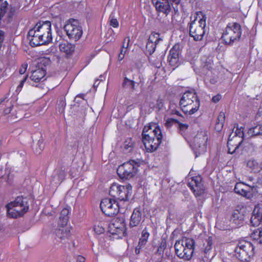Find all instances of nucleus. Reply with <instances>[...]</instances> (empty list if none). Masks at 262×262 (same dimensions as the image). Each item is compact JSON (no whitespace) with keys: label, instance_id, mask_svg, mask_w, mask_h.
<instances>
[{"label":"nucleus","instance_id":"37","mask_svg":"<svg viewBox=\"0 0 262 262\" xmlns=\"http://www.w3.org/2000/svg\"><path fill=\"white\" fill-rule=\"evenodd\" d=\"M150 235L149 233L148 232L147 228H145L141 232V236L139 239V242L146 244L149 236Z\"/></svg>","mask_w":262,"mask_h":262},{"label":"nucleus","instance_id":"5","mask_svg":"<svg viewBox=\"0 0 262 262\" xmlns=\"http://www.w3.org/2000/svg\"><path fill=\"white\" fill-rule=\"evenodd\" d=\"M242 33V27L236 22L229 23L223 30L221 39L224 45L232 46L241 39Z\"/></svg>","mask_w":262,"mask_h":262},{"label":"nucleus","instance_id":"50","mask_svg":"<svg viewBox=\"0 0 262 262\" xmlns=\"http://www.w3.org/2000/svg\"><path fill=\"white\" fill-rule=\"evenodd\" d=\"M28 78V75H26L23 80H21L20 82V83L18 85L17 88H16V92H20L22 89V88L24 86V83L26 82Z\"/></svg>","mask_w":262,"mask_h":262},{"label":"nucleus","instance_id":"6","mask_svg":"<svg viewBox=\"0 0 262 262\" xmlns=\"http://www.w3.org/2000/svg\"><path fill=\"white\" fill-rule=\"evenodd\" d=\"M235 256L242 261H249L255 254V247L249 241L239 240L234 250Z\"/></svg>","mask_w":262,"mask_h":262},{"label":"nucleus","instance_id":"40","mask_svg":"<svg viewBox=\"0 0 262 262\" xmlns=\"http://www.w3.org/2000/svg\"><path fill=\"white\" fill-rule=\"evenodd\" d=\"M236 129H235V132L233 133H232L231 134H232V136H237V137H239V138H244V127H238V124H236ZM235 127V125L234 126V127Z\"/></svg>","mask_w":262,"mask_h":262},{"label":"nucleus","instance_id":"43","mask_svg":"<svg viewBox=\"0 0 262 262\" xmlns=\"http://www.w3.org/2000/svg\"><path fill=\"white\" fill-rule=\"evenodd\" d=\"M57 176L58 178L59 181L62 182L66 178V173L64 169L61 168L57 170L56 172Z\"/></svg>","mask_w":262,"mask_h":262},{"label":"nucleus","instance_id":"34","mask_svg":"<svg viewBox=\"0 0 262 262\" xmlns=\"http://www.w3.org/2000/svg\"><path fill=\"white\" fill-rule=\"evenodd\" d=\"M135 84L136 82L135 81L133 80H130L127 77H125L123 79L122 86L124 88L134 91L135 89Z\"/></svg>","mask_w":262,"mask_h":262},{"label":"nucleus","instance_id":"20","mask_svg":"<svg viewBox=\"0 0 262 262\" xmlns=\"http://www.w3.org/2000/svg\"><path fill=\"white\" fill-rule=\"evenodd\" d=\"M158 14L163 13L167 16L171 12L170 5L168 0H160L152 2Z\"/></svg>","mask_w":262,"mask_h":262},{"label":"nucleus","instance_id":"13","mask_svg":"<svg viewBox=\"0 0 262 262\" xmlns=\"http://www.w3.org/2000/svg\"><path fill=\"white\" fill-rule=\"evenodd\" d=\"M39 34L40 36L42 37L49 43L52 40L51 23L47 20L45 21H39L32 28Z\"/></svg>","mask_w":262,"mask_h":262},{"label":"nucleus","instance_id":"25","mask_svg":"<svg viewBox=\"0 0 262 262\" xmlns=\"http://www.w3.org/2000/svg\"><path fill=\"white\" fill-rule=\"evenodd\" d=\"M245 215L239 210H234L230 217V221L237 226H241L244 221Z\"/></svg>","mask_w":262,"mask_h":262},{"label":"nucleus","instance_id":"51","mask_svg":"<svg viewBox=\"0 0 262 262\" xmlns=\"http://www.w3.org/2000/svg\"><path fill=\"white\" fill-rule=\"evenodd\" d=\"M127 49H121L120 52L118 55V60L121 61L124 58L125 54H126Z\"/></svg>","mask_w":262,"mask_h":262},{"label":"nucleus","instance_id":"1","mask_svg":"<svg viewBox=\"0 0 262 262\" xmlns=\"http://www.w3.org/2000/svg\"><path fill=\"white\" fill-rule=\"evenodd\" d=\"M163 135L158 125L144 126L142 133V140L147 152H153L157 150L162 143Z\"/></svg>","mask_w":262,"mask_h":262},{"label":"nucleus","instance_id":"53","mask_svg":"<svg viewBox=\"0 0 262 262\" xmlns=\"http://www.w3.org/2000/svg\"><path fill=\"white\" fill-rule=\"evenodd\" d=\"M222 99V96L220 94H217L215 96H214L212 98V101L215 103H217L219 101H220V100Z\"/></svg>","mask_w":262,"mask_h":262},{"label":"nucleus","instance_id":"21","mask_svg":"<svg viewBox=\"0 0 262 262\" xmlns=\"http://www.w3.org/2000/svg\"><path fill=\"white\" fill-rule=\"evenodd\" d=\"M243 141L244 138H239V137L232 136V134H231L229 136L227 142L228 153L233 154L235 152Z\"/></svg>","mask_w":262,"mask_h":262},{"label":"nucleus","instance_id":"48","mask_svg":"<svg viewBox=\"0 0 262 262\" xmlns=\"http://www.w3.org/2000/svg\"><path fill=\"white\" fill-rule=\"evenodd\" d=\"M146 245V244L138 242V244L135 248V253L139 254L140 253L141 250H142Z\"/></svg>","mask_w":262,"mask_h":262},{"label":"nucleus","instance_id":"15","mask_svg":"<svg viewBox=\"0 0 262 262\" xmlns=\"http://www.w3.org/2000/svg\"><path fill=\"white\" fill-rule=\"evenodd\" d=\"M208 138L207 135L198 134L194 139V148L196 156L204 153L207 149Z\"/></svg>","mask_w":262,"mask_h":262},{"label":"nucleus","instance_id":"49","mask_svg":"<svg viewBox=\"0 0 262 262\" xmlns=\"http://www.w3.org/2000/svg\"><path fill=\"white\" fill-rule=\"evenodd\" d=\"M130 41V38L129 37H126L124 38L121 49H127Z\"/></svg>","mask_w":262,"mask_h":262},{"label":"nucleus","instance_id":"33","mask_svg":"<svg viewBox=\"0 0 262 262\" xmlns=\"http://www.w3.org/2000/svg\"><path fill=\"white\" fill-rule=\"evenodd\" d=\"M189 125L187 123H183L179 121L177 129L179 134L183 137L186 138L188 136Z\"/></svg>","mask_w":262,"mask_h":262},{"label":"nucleus","instance_id":"17","mask_svg":"<svg viewBox=\"0 0 262 262\" xmlns=\"http://www.w3.org/2000/svg\"><path fill=\"white\" fill-rule=\"evenodd\" d=\"M40 35L39 34L37 33V32L32 28L29 31L27 38L29 40L31 46L34 47L48 43L45 39L40 36Z\"/></svg>","mask_w":262,"mask_h":262},{"label":"nucleus","instance_id":"39","mask_svg":"<svg viewBox=\"0 0 262 262\" xmlns=\"http://www.w3.org/2000/svg\"><path fill=\"white\" fill-rule=\"evenodd\" d=\"M167 247V244L165 240H162L160 243L159 246L158 247L156 254L161 256L163 255L164 250Z\"/></svg>","mask_w":262,"mask_h":262},{"label":"nucleus","instance_id":"4","mask_svg":"<svg viewBox=\"0 0 262 262\" xmlns=\"http://www.w3.org/2000/svg\"><path fill=\"white\" fill-rule=\"evenodd\" d=\"M195 246V242L193 238L183 237L176 242L174 245L176 254L180 259L190 260L193 256Z\"/></svg>","mask_w":262,"mask_h":262},{"label":"nucleus","instance_id":"38","mask_svg":"<svg viewBox=\"0 0 262 262\" xmlns=\"http://www.w3.org/2000/svg\"><path fill=\"white\" fill-rule=\"evenodd\" d=\"M156 102V104L154 103H150L149 105V107L152 108H157L159 110H160L164 106V100L160 97H159Z\"/></svg>","mask_w":262,"mask_h":262},{"label":"nucleus","instance_id":"52","mask_svg":"<svg viewBox=\"0 0 262 262\" xmlns=\"http://www.w3.org/2000/svg\"><path fill=\"white\" fill-rule=\"evenodd\" d=\"M28 68V64L27 63H24L21 64L19 70V73L20 74H24Z\"/></svg>","mask_w":262,"mask_h":262},{"label":"nucleus","instance_id":"23","mask_svg":"<svg viewBox=\"0 0 262 262\" xmlns=\"http://www.w3.org/2000/svg\"><path fill=\"white\" fill-rule=\"evenodd\" d=\"M142 212L140 207H137L133 210L130 216L129 221V226L134 227L138 226L141 221Z\"/></svg>","mask_w":262,"mask_h":262},{"label":"nucleus","instance_id":"55","mask_svg":"<svg viewBox=\"0 0 262 262\" xmlns=\"http://www.w3.org/2000/svg\"><path fill=\"white\" fill-rule=\"evenodd\" d=\"M85 258L82 255H78L77 257L76 262H85Z\"/></svg>","mask_w":262,"mask_h":262},{"label":"nucleus","instance_id":"46","mask_svg":"<svg viewBox=\"0 0 262 262\" xmlns=\"http://www.w3.org/2000/svg\"><path fill=\"white\" fill-rule=\"evenodd\" d=\"M168 1H170L171 3V5H176L175 6H173V10L175 12V13H177L179 11V8L178 7V5L180 4V0H168Z\"/></svg>","mask_w":262,"mask_h":262},{"label":"nucleus","instance_id":"45","mask_svg":"<svg viewBox=\"0 0 262 262\" xmlns=\"http://www.w3.org/2000/svg\"><path fill=\"white\" fill-rule=\"evenodd\" d=\"M134 143L132 138H127L124 142V148L126 149H128L129 147L133 148L134 147Z\"/></svg>","mask_w":262,"mask_h":262},{"label":"nucleus","instance_id":"30","mask_svg":"<svg viewBox=\"0 0 262 262\" xmlns=\"http://www.w3.org/2000/svg\"><path fill=\"white\" fill-rule=\"evenodd\" d=\"M0 106L3 109V113L5 115L10 113L13 108V104L6 98L0 99Z\"/></svg>","mask_w":262,"mask_h":262},{"label":"nucleus","instance_id":"47","mask_svg":"<svg viewBox=\"0 0 262 262\" xmlns=\"http://www.w3.org/2000/svg\"><path fill=\"white\" fill-rule=\"evenodd\" d=\"M225 120V115L224 113L220 112L217 117L216 122L224 123Z\"/></svg>","mask_w":262,"mask_h":262},{"label":"nucleus","instance_id":"57","mask_svg":"<svg viewBox=\"0 0 262 262\" xmlns=\"http://www.w3.org/2000/svg\"><path fill=\"white\" fill-rule=\"evenodd\" d=\"M210 82L212 84H215L217 82V80L215 78H211L210 80Z\"/></svg>","mask_w":262,"mask_h":262},{"label":"nucleus","instance_id":"32","mask_svg":"<svg viewBox=\"0 0 262 262\" xmlns=\"http://www.w3.org/2000/svg\"><path fill=\"white\" fill-rule=\"evenodd\" d=\"M248 138L252 137L262 134V125H257L253 127L250 128L247 133Z\"/></svg>","mask_w":262,"mask_h":262},{"label":"nucleus","instance_id":"12","mask_svg":"<svg viewBox=\"0 0 262 262\" xmlns=\"http://www.w3.org/2000/svg\"><path fill=\"white\" fill-rule=\"evenodd\" d=\"M7 1L3 2L0 5V25L2 23H11L16 13L15 7L10 6Z\"/></svg>","mask_w":262,"mask_h":262},{"label":"nucleus","instance_id":"19","mask_svg":"<svg viewBox=\"0 0 262 262\" xmlns=\"http://www.w3.org/2000/svg\"><path fill=\"white\" fill-rule=\"evenodd\" d=\"M8 216L10 218L17 219L23 216L29 210V206H27V208L24 210L21 209L23 207L19 206H6Z\"/></svg>","mask_w":262,"mask_h":262},{"label":"nucleus","instance_id":"27","mask_svg":"<svg viewBox=\"0 0 262 262\" xmlns=\"http://www.w3.org/2000/svg\"><path fill=\"white\" fill-rule=\"evenodd\" d=\"M19 206V207H23L22 210H24L27 208V206H29L28 199L24 197L23 196H18L15 198V200L12 201L6 205V206Z\"/></svg>","mask_w":262,"mask_h":262},{"label":"nucleus","instance_id":"35","mask_svg":"<svg viewBox=\"0 0 262 262\" xmlns=\"http://www.w3.org/2000/svg\"><path fill=\"white\" fill-rule=\"evenodd\" d=\"M251 237L262 244V228H259L254 230L251 233Z\"/></svg>","mask_w":262,"mask_h":262},{"label":"nucleus","instance_id":"36","mask_svg":"<svg viewBox=\"0 0 262 262\" xmlns=\"http://www.w3.org/2000/svg\"><path fill=\"white\" fill-rule=\"evenodd\" d=\"M247 166L255 172L259 171L260 169L258 163L254 159H250L248 160L247 163Z\"/></svg>","mask_w":262,"mask_h":262},{"label":"nucleus","instance_id":"26","mask_svg":"<svg viewBox=\"0 0 262 262\" xmlns=\"http://www.w3.org/2000/svg\"><path fill=\"white\" fill-rule=\"evenodd\" d=\"M70 213L71 210L70 207H65L61 211L59 217L58 226H61L63 227L67 225Z\"/></svg>","mask_w":262,"mask_h":262},{"label":"nucleus","instance_id":"14","mask_svg":"<svg viewBox=\"0 0 262 262\" xmlns=\"http://www.w3.org/2000/svg\"><path fill=\"white\" fill-rule=\"evenodd\" d=\"M188 186L195 196H199L205 192V187L202 184V178L200 176L191 177L188 183Z\"/></svg>","mask_w":262,"mask_h":262},{"label":"nucleus","instance_id":"31","mask_svg":"<svg viewBox=\"0 0 262 262\" xmlns=\"http://www.w3.org/2000/svg\"><path fill=\"white\" fill-rule=\"evenodd\" d=\"M61 228H59L55 230V233L56 236L60 239H64L68 238L70 235V230L68 228L63 227L61 226H59Z\"/></svg>","mask_w":262,"mask_h":262},{"label":"nucleus","instance_id":"3","mask_svg":"<svg viewBox=\"0 0 262 262\" xmlns=\"http://www.w3.org/2000/svg\"><path fill=\"white\" fill-rule=\"evenodd\" d=\"M179 105L184 114L191 115L199 110L200 101L194 91H187L183 94L180 100Z\"/></svg>","mask_w":262,"mask_h":262},{"label":"nucleus","instance_id":"56","mask_svg":"<svg viewBox=\"0 0 262 262\" xmlns=\"http://www.w3.org/2000/svg\"><path fill=\"white\" fill-rule=\"evenodd\" d=\"M171 114L176 115L178 116H181V114L177 110H174L171 111Z\"/></svg>","mask_w":262,"mask_h":262},{"label":"nucleus","instance_id":"42","mask_svg":"<svg viewBox=\"0 0 262 262\" xmlns=\"http://www.w3.org/2000/svg\"><path fill=\"white\" fill-rule=\"evenodd\" d=\"M179 122V120L177 119L173 118H168L165 123V126L167 128H170L174 123H177Z\"/></svg>","mask_w":262,"mask_h":262},{"label":"nucleus","instance_id":"41","mask_svg":"<svg viewBox=\"0 0 262 262\" xmlns=\"http://www.w3.org/2000/svg\"><path fill=\"white\" fill-rule=\"evenodd\" d=\"M110 25L113 28H118L119 26V22L117 18H115L114 15L112 13L109 16Z\"/></svg>","mask_w":262,"mask_h":262},{"label":"nucleus","instance_id":"54","mask_svg":"<svg viewBox=\"0 0 262 262\" xmlns=\"http://www.w3.org/2000/svg\"><path fill=\"white\" fill-rule=\"evenodd\" d=\"M224 123L216 122L214 128L217 132H220L223 127Z\"/></svg>","mask_w":262,"mask_h":262},{"label":"nucleus","instance_id":"18","mask_svg":"<svg viewBox=\"0 0 262 262\" xmlns=\"http://www.w3.org/2000/svg\"><path fill=\"white\" fill-rule=\"evenodd\" d=\"M252 188L243 182H238L235 185L234 192L247 199H251L253 197L252 192Z\"/></svg>","mask_w":262,"mask_h":262},{"label":"nucleus","instance_id":"22","mask_svg":"<svg viewBox=\"0 0 262 262\" xmlns=\"http://www.w3.org/2000/svg\"><path fill=\"white\" fill-rule=\"evenodd\" d=\"M180 51L179 47L175 45L170 50L167 58L169 64L174 67H177L179 61Z\"/></svg>","mask_w":262,"mask_h":262},{"label":"nucleus","instance_id":"44","mask_svg":"<svg viewBox=\"0 0 262 262\" xmlns=\"http://www.w3.org/2000/svg\"><path fill=\"white\" fill-rule=\"evenodd\" d=\"M37 147L35 149L36 154H40L44 148V144L42 140H39L37 143Z\"/></svg>","mask_w":262,"mask_h":262},{"label":"nucleus","instance_id":"59","mask_svg":"<svg viewBox=\"0 0 262 262\" xmlns=\"http://www.w3.org/2000/svg\"><path fill=\"white\" fill-rule=\"evenodd\" d=\"M2 0H0V2Z\"/></svg>","mask_w":262,"mask_h":262},{"label":"nucleus","instance_id":"28","mask_svg":"<svg viewBox=\"0 0 262 262\" xmlns=\"http://www.w3.org/2000/svg\"><path fill=\"white\" fill-rule=\"evenodd\" d=\"M46 75V71L42 68L34 70L31 75L30 79L35 82H39Z\"/></svg>","mask_w":262,"mask_h":262},{"label":"nucleus","instance_id":"24","mask_svg":"<svg viewBox=\"0 0 262 262\" xmlns=\"http://www.w3.org/2000/svg\"><path fill=\"white\" fill-rule=\"evenodd\" d=\"M108 225L107 222L102 218L97 219L94 222L93 230L97 234H101L105 232V229Z\"/></svg>","mask_w":262,"mask_h":262},{"label":"nucleus","instance_id":"9","mask_svg":"<svg viewBox=\"0 0 262 262\" xmlns=\"http://www.w3.org/2000/svg\"><path fill=\"white\" fill-rule=\"evenodd\" d=\"M132 193V187L130 185L122 186L113 183L110 187L109 194L115 199L120 201H127Z\"/></svg>","mask_w":262,"mask_h":262},{"label":"nucleus","instance_id":"7","mask_svg":"<svg viewBox=\"0 0 262 262\" xmlns=\"http://www.w3.org/2000/svg\"><path fill=\"white\" fill-rule=\"evenodd\" d=\"M139 166V162L130 160L119 165L117 173L122 179H129L136 175Z\"/></svg>","mask_w":262,"mask_h":262},{"label":"nucleus","instance_id":"8","mask_svg":"<svg viewBox=\"0 0 262 262\" xmlns=\"http://www.w3.org/2000/svg\"><path fill=\"white\" fill-rule=\"evenodd\" d=\"M64 30L69 39L75 41L79 40L83 34L82 27L78 20L72 18L66 21Z\"/></svg>","mask_w":262,"mask_h":262},{"label":"nucleus","instance_id":"10","mask_svg":"<svg viewBox=\"0 0 262 262\" xmlns=\"http://www.w3.org/2000/svg\"><path fill=\"white\" fill-rule=\"evenodd\" d=\"M109 227L111 234L117 235V238H121L127 234L125 221L123 217H117L113 219Z\"/></svg>","mask_w":262,"mask_h":262},{"label":"nucleus","instance_id":"58","mask_svg":"<svg viewBox=\"0 0 262 262\" xmlns=\"http://www.w3.org/2000/svg\"><path fill=\"white\" fill-rule=\"evenodd\" d=\"M210 68H212L211 67H209V68H208V70H210Z\"/></svg>","mask_w":262,"mask_h":262},{"label":"nucleus","instance_id":"2","mask_svg":"<svg viewBox=\"0 0 262 262\" xmlns=\"http://www.w3.org/2000/svg\"><path fill=\"white\" fill-rule=\"evenodd\" d=\"M206 14L202 11H199L194 13L190 17V21L187 24V30L189 36L194 41L202 40L206 33Z\"/></svg>","mask_w":262,"mask_h":262},{"label":"nucleus","instance_id":"16","mask_svg":"<svg viewBox=\"0 0 262 262\" xmlns=\"http://www.w3.org/2000/svg\"><path fill=\"white\" fill-rule=\"evenodd\" d=\"M162 40L159 33L152 32L150 34L146 43V52L149 55H151L155 51L157 45Z\"/></svg>","mask_w":262,"mask_h":262},{"label":"nucleus","instance_id":"11","mask_svg":"<svg viewBox=\"0 0 262 262\" xmlns=\"http://www.w3.org/2000/svg\"><path fill=\"white\" fill-rule=\"evenodd\" d=\"M102 212L107 216H113L119 212L118 203L115 199H103L100 204Z\"/></svg>","mask_w":262,"mask_h":262},{"label":"nucleus","instance_id":"29","mask_svg":"<svg viewBox=\"0 0 262 262\" xmlns=\"http://www.w3.org/2000/svg\"><path fill=\"white\" fill-rule=\"evenodd\" d=\"M61 52L64 53L67 56L71 55L75 50V46L69 42L61 43L59 45Z\"/></svg>","mask_w":262,"mask_h":262}]
</instances>
